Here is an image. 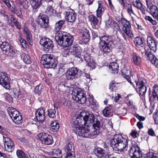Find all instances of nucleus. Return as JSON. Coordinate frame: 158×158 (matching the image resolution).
Segmentation results:
<instances>
[{"label":"nucleus","mask_w":158,"mask_h":158,"mask_svg":"<svg viewBox=\"0 0 158 158\" xmlns=\"http://www.w3.org/2000/svg\"><path fill=\"white\" fill-rule=\"evenodd\" d=\"M95 123H94L92 127L94 131L91 132L89 131V129L83 126H85L87 122L88 123L94 122V115L91 113L86 111L81 112L79 117L76 118H73L70 120L71 126L72 127L74 132L77 135L81 138H90V135H94L98 134L100 127V124L98 118H96Z\"/></svg>","instance_id":"obj_1"},{"label":"nucleus","mask_w":158,"mask_h":158,"mask_svg":"<svg viewBox=\"0 0 158 158\" xmlns=\"http://www.w3.org/2000/svg\"><path fill=\"white\" fill-rule=\"evenodd\" d=\"M56 32L55 40L58 44L64 47H68L71 45L73 40V36L68 33H63L59 31Z\"/></svg>","instance_id":"obj_2"},{"label":"nucleus","mask_w":158,"mask_h":158,"mask_svg":"<svg viewBox=\"0 0 158 158\" xmlns=\"http://www.w3.org/2000/svg\"><path fill=\"white\" fill-rule=\"evenodd\" d=\"M113 44L111 35L105 34L99 37V47L104 53L107 54L111 51V47Z\"/></svg>","instance_id":"obj_3"},{"label":"nucleus","mask_w":158,"mask_h":158,"mask_svg":"<svg viewBox=\"0 0 158 158\" xmlns=\"http://www.w3.org/2000/svg\"><path fill=\"white\" fill-rule=\"evenodd\" d=\"M127 139L123 138L120 134H116L114 135L110 141L112 147H115L118 151H122L128 146Z\"/></svg>","instance_id":"obj_4"},{"label":"nucleus","mask_w":158,"mask_h":158,"mask_svg":"<svg viewBox=\"0 0 158 158\" xmlns=\"http://www.w3.org/2000/svg\"><path fill=\"white\" fill-rule=\"evenodd\" d=\"M41 62L46 68H54L57 64V60L53 55L46 54L41 57Z\"/></svg>","instance_id":"obj_5"},{"label":"nucleus","mask_w":158,"mask_h":158,"mask_svg":"<svg viewBox=\"0 0 158 158\" xmlns=\"http://www.w3.org/2000/svg\"><path fill=\"white\" fill-rule=\"evenodd\" d=\"M82 71L75 67H72L68 70L65 73L67 79L73 80L81 76Z\"/></svg>","instance_id":"obj_6"},{"label":"nucleus","mask_w":158,"mask_h":158,"mask_svg":"<svg viewBox=\"0 0 158 158\" xmlns=\"http://www.w3.org/2000/svg\"><path fill=\"white\" fill-rule=\"evenodd\" d=\"M0 48L2 51L6 55L10 56H14L17 52L14 47L6 41L2 43L0 45Z\"/></svg>","instance_id":"obj_7"},{"label":"nucleus","mask_w":158,"mask_h":158,"mask_svg":"<svg viewBox=\"0 0 158 158\" xmlns=\"http://www.w3.org/2000/svg\"><path fill=\"white\" fill-rule=\"evenodd\" d=\"M72 97L73 99L80 104H84L86 101V94L82 90H78L76 93L73 92Z\"/></svg>","instance_id":"obj_8"},{"label":"nucleus","mask_w":158,"mask_h":158,"mask_svg":"<svg viewBox=\"0 0 158 158\" xmlns=\"http://www.w3.org/2000/svg\"><path fill=\"white\" fill-rule=\"evenodd\" d=\"M37 22L41 28L45 30L49 28V19L46 15L40 14L38 16Z\"/></svg>","instance_id":"obj_9"},{"label":"nucleus","mask_w":158,"mask_h":158,"mask_svg":"<svg viewBox=\"0 0 158 158\" xmlns=\"http://www.w3.org/2000/svg\"><path fill=\"white\" fill-rule=\"evenodd\" d=\"M37 136L43 143L49 145L51 144L53 142L52 135L45 133H41L37 135Z\"/></svg>","instance_id":"obj_10"},{"label":"nucleus","mask_w":158,"mask_h":158,"mask_svg":"<svg viewBox=\"0 0 158 158\" xmlns=\"http://www.w3.org/2000/svg\"><path fill=\"white\" fill-rule=\"evenodd\" d=\"M73 54L75 57L79 59V60L82 61L84 55L88 54L89 52L88 50H85L83 52L81 48L79 46L74 47L73 49Z\"/></svg>","instance_id":"obj_11"},{"label":"nucleus","mask_w":158,"mask_h":158,"mask_svg":"<svg viewBox=\"0 0 158 158\" xmlns=\"http://www.w3.org/2000/svg\"><path fill=\"white\" fill-rule=\"evenodd\" d=\"M146 81L145 80H139L136 82V90L140 95L143 96L145 95L147 89L145 86Z\"/></svg>","instance_id":"obj_12"},{"label":"nucleus","mask_w":158,"mask_h":158,"mask_svg":"<svg viewBox=\"0 0 158 158\" xmlns=\"http://www.w3.org/2000/svg\"><path fill=\"white\" fill-rule=\"evenodd\" d=\"M146 2L150 14L154 18L158 20V9L157 6L154 5L149 0H146Z\"/></svg>","instance_id":"obj_13"},{"label":"nucleus","mask_w":158,"mask_h":158,"mask_svg":"<svg viewBox=\"0 0 158 158\" xmlns=\"http://www.w3.org/2000/svg\"><path fill=\"white\" fill-rule=\"evenodd\" d=\"M129 155L131 158H140L142 156V152L137 145L132 146L130 150Z\"/></svg>","instance_id":"obj_14"},{"label":"nucleus","mask_w":158,"mask_h":158,"mask_svg":"<svg viewBox=\"0 0 158 158\" xmlns=\"http://www.w3.org/2000/svg\"><path fill=\"white\" fill-rule=\"evenodd\" d=\"M40 44L42 45L44 50L48 51L51 49L53 47L52 41L50 39L47 38H43L40 40Z\"/></svg>","instance_id":"obj_15"},{"label":"nucleus","mask_w":158,"mask_h":158,"mask_svg":"<svg viewBox=\"0 0 158 158\" xmlns=\"http://www.w3.org/2000/svg\"><path fill=\"white\" fill-rule=\"evenodd\" d=\"M3 141L6 150L8 152H12L15 148L14 142L9 138L4 136Z\"/></svg>","instance_id":"obj_16"},{"label":"nucleus","mask_w":158,"mask_h":158,"mask_svg":"<svg viewBox=\"0 0 158 158\" xmlns=\"http://www.w3.org/2000/svg\"><path fill=\"white\" fill-rule=\"evenodd\" d=\"M45 112L42 108H40L37 110L35 113V117L37 121L40 123H42L45 120Z\"/></svg>","instance_id":"obj_17"},{"label":"nucleus","mask_w":158,"mask_h":158,"mask_svg":"<svg viewBox=\"0 0 158 158\" xmlns=\"http://www.w3.org/2000/svg\"><path fill=\"white\" fill-rule=\"evenodd\" d=\"M145 55L148 56V59L152 64L158 68V60L155 55L152 54L150 49H148L146 51Z\"/></svg>","instance_id":"obj_18"},{"label":"nucleus","mask_w":158,"mask_h":158,"mask_svg":"<svg viewBox=\"0 0 158 158\" xmlns=\"http://www.w3.org/2000/svg\"><path fill=\"white\" fill-rule=\"evenodd\" d=\"M147 43L151 50L154 52H155L157 50V43L156 40L152 37L149 36L147 38Z\"/></svg>","instance_id":"obj_19"},{"label":"nucleus","mask_w":158,"mask_h":158,"mask_svg":"<svg viewBox=\"0 0 158 158\" xmlns=\"http://www.w3.org/2000/svg\"><path fill=\"white\" fill-rule=\"evenodd\" d=\"M65 18L67 21L71 23H73L75 21L76 15L74 10H70L65 12Z\"/></svg>","instance_id":"obj_20"},{"label":"nucleus","mask_w":158,"mask_h":158,"mask_svg":"<svg viewBox=\"0 0 158 158\" xmlns=\"http://www.w3.org/2000/svg\"><path fill=\"white\" fill-rule=\"evenodd\" d=\"M94 152L98 158H108L107 152L101 148L98 147L96 148Z\"/></svg>","instance_id":"obj_21"},{"label":"nucleus","mask_w":158,"mask_h":158,"mask_svg":"<svg viewBox=\"0 0 158 158\" xmlns=\"http://www.w3.org/2000/svg\"><path fill=\"white\" fill-rule=\"evenodd\" d=\"M90 54L89 52L88 54L86 53L85 55H84L83 58L85 61L88 66L92 69H94L95 68L96 63L90 56Z\"/></svg>","instance_id":"obj_22"},{"label":"nucleus","mask_w":158,"mask_h":158,"mask_svg":"<svg viewBox=\"0 0 158 158\" xmlns=\"http://www.w3.org/2000/svg\"><path fill=\"white\" fill-rule=\"evenodd\" d=\"M9 82L8 77L7 74L3 72L0 73V84L6 88V86L8 85Z\"/></svg>","instance_id":"obj_23"},{"label":"nucleus","mask_w":158,"mask_h":158,"mask_svg":"<svg viewBox=\"0 0 158 158\" xmlns=\"http://www.w3.org/2000/svg\"><path fill=\"white\" fill-rule=\"evenodd\" d=\"M131 71L130 68H124L122 70V73L123 76L131 84L134 86V85L132 82L131 81L130 79L131 74Z\"/></svg>","instance_id":"obj_24"},{"label":"nucleus","mask_w":158,"mask_h":158,"mask_svg":"<svg viewBox=\"0 0 158 158\" xmlns=\"http://www.w3.org/2000/svg\"><path fill=\"white\" fill-rule=\"evenodd\" d=\"M64 150L67 153V155L75 154L74 148L73 144L71 142H67L66 143Z\"/></svg>","instance_id":"obj_25"},{"label":"nucleus","mask_w":158,"mask_h":158,"mask_svg":"<svg viewBox=\"0 0 158 158\" xmlns=\"http://www.w3.org/2000/svg\"><path fill=\"white\" fill-rule=\"evenodd\" d=\"M105 10V8L100 2H98V8L96 10L97 16L99 18H101Z\"/></svg>","instance_id":"obj_26"},{"label":"nucleus","mask_w":158,"mask_h":158,"mask_svg":"<svg viewBox=\"0 0 158 158\" xmlns=\"http://www.w3.org/2000/svg\"><path fill=\"white\" fill-rule=\"evenodd\" d=\"M8 112L12 119L20 115L19 112L17 110L11 107L8 108Z\"/></svg>","instance_id":"obj_27"},{"label":"nucleus","mask_w":158,"mask_h":158,"mask_svg":"<svg viewBox=\"0 0 158 158\" xmlns=\"http://www.w3.org/2000/svg\"><path fill=\"white\" fill-rule=\"evenodd\" d=\"M65 23V21L64 20H60L58 21L55 25L53 31L55 32H58L60 31Z\"/></svg>","instance_id":"obj_28"},{"label":"nucleus","mask_w":158,"mask_h":158,"mask_svg":"<svg viewBox=\"0 0 158 158\" xmlns=\"http://www.w3.org/2000/svg\"><path fill=\"white\" fill-rule=\"evenodd\" d=\"M118 68V65L116 62L111 63L109 65V69L110 71H112V73H117Z\"/></svg>","instance_id":"obj_29"},{"label":"nucleus","mask_w":158,"mask_h":158,"mask_svg":"<svg viewBox=\"0 0 158 158\" xmlns=\"http://www.w3.org/2000/svg\"><path fill=\"white\" fill-rule=\"evenodd\" d=\"M89 31L87 29H84V31L81 34L82 41L84 43H87L89 40L90 35L89 34Z\"/></svg>","instance_id":"obj_30"},{"label":"nucleus","mask_w":158,"mask_h":158,"mask_svg":"<svg viewBox=\"0 0 158 158\" xmlns=\"http://www.w3.org/2000/svg\"><path fill=\"white\" fill-rule=\"evenodd\" d=\"M118 22H120L121 24L123 26V30L125 28L126 29L131 28V26L129 21L124 18H121L120 20H117Z\"/></svg>","instance_id":"obj_31"},{"label":"nucleus","mask_w":158,"mask_h":158,"mask_svg":"<svg viewBox=\"0 0 158 158\" xmlns=\"http://www.w3.org/2000/svg\"><path fill=\"white\" fill-rule=\"evenodd\" d=\"M42 0H30L31 6L33 9L38 8L42 4Z\"/></svg>","instance_id":"obj_32"},{"label":"nucleus","mask_w":158,"mask_h":158,"mask_svg":"<svg viewBox=\"0 0 158 158\" xmlns=\"http://www.w3.org/2000/svg\"><path fill=\"white\" fill-rule=\"evenodd\" d=\"M132 61L134 63L137 65H139L141 62L142 59L135 53H134L132 55Z\"/></svg>","instance_id":"obj_33"},{"label":"nucleus","mask_w":158,"mask_h":158,"mask_svg":"<svg viewBox=\"0 0 158 158\" xmlns=\"http://www.w3.org/2000/svg\"><path fill=\"white\" fill-rule=\"evenodd\" d=\"M98 118V121H99V122H100L99 121V119L100 118L98 116H97L96 118H95V117L94 116V122H93L91 123H88V122H87L85 124V126L84 127H85V128H87H87L89 129V131L90 132H91L92 131H94V130H92V127L93 126V125H94V123H95V122H96L95 121L96 120V118ZM100 123V124H101ZM100 127H101V125H100ZM100 127L99 129H100ZM99 131L98 132L97 134H98V133H99Z\"/></svg>","instance_id":"obj_34"},{"label":"nucleus","mask_w":158,"mask_h":158,"mask_svg":"<svg viewBox=\"0 0 158 158\" xmlns=\"http://www.w3.org/2000/svg\"><path fill=\"white\" fill-rule=\"evenodd\" d=\"M123 7L127 10L128 13L130 16L135 15L131 4L126 3L123 4Z\"/></svg>","instance_id":"obj_35"},{"label":"nucleus","mask_w":158,"mask_h":158,"mask_svg":"<svg viewBox=\"0 0 158 158\" xmlns=\"http://www.w3.org/2000/svg\"><path fill=\"white\" fill-rule=\"evenodd\" d=\"M21 58L26 64H30L31 62L29 56L25 53H23L21 55Z\"/></svg>","instance_id":"obj_36"},{"label":"nucleus","mask_w":158,"mask_h":158,"mask_svg":"<svg viewBox=\"0 0 158 158\" xmlns=\"http://www.w3.org/2000/svg\"><path fill=\"white\" fill-rule=\"evenodd\" d=\"M152 92L153 100L158 101V85H155L153 87Z\"/></svg>","instance_id":"obj_37"},{"label":"nucleus","mask_w":158,"mask_h":158,"mask_svg":"<svg viewBox=\"0 0 158 158\" xmlns=\"http://www.w3.org/2000/svg\"><path fill=\"white\" fill-rule=\"evenodd\" d=\"M55 106L54 105L53 108L50 109L48 110L47 114L50 118H54L56 117V110Z\"/></svg>","instance_id":"obj_38"},{"label":"nucleus","mask_w":158,"mask_h":158,"mask_svg":"<svg viewBox=\"0 0 158 158\" xmlns=\"http://www.w3.org/2000/svg\"><path fill=\"white\" fill-rule=\"evenodd\" d=\"M88 18L91 23L93 24L94 26L96 25L98 22V19L94 15H90L89 17Z\"/></svg>","instance_id":"obj_39"},{"label":"nucleus","mask_w":158,"mask_h":158,"mask_svg":"<svg viewBox=\"0 0 158 158\" xmlns=\"http://www.w3.org/2000/svg\"><path fill=\"white\" fill-rule=\"evenodd\" d=\"M11 94L15 98H17L20 94L19 89L15 88L13 89L10 92Z\"/></svg>","instance_id":"obj_40"},{"label":"nucleus","mask_w":158,"mask_h":158,"mask_svg":"<svg viewBox=\"0 0 158 158\" xmlns=\"http://www.w3.org/2000/svg\"><path fill=\"white\" fill-rule=\"evenodd\" d=\"M51 128L53 131H56L59 129V126L58 123L56 121H54L51 123Z\"/></svg>","instance_id":"obj_41"},{"label":"nucleus","mask_w":158,"mask_h":158,"mask_svg":"<svg viewBox=\"0 0 158 158\" xmlns=\"http://www.w3.org/2000/svg\"><path fill=\"white\" fill-rule=\"evenodd\" d=\"M24 31L26 35L27 40H31L32 38V35L30 31L27 27H25L24 28Z\"/></svg>","instance_id":"obj_42"},{"label":"nucleus","mask_w":158,"mask_h":158,"mask_svg":"<svg viewBox=\"0 0 158 158\" xmlns=\"http://www.w3.org/2000/svg\"><path fill=\"white\" fill-rule=\"evenodd\" d=\"M16 155L19 158H28L23 151L18 150L16 152Z\"/></svg>","instance_id":"obj_43"},{"label":"nucleus","mask_w":158,"mask_h":158,"mask_svg":"<svg viewBox=\"0 0 158 158\" xmlns=\"http://www.w3.org/2000/svg\"><path fill=\"white\" fill-rule=\"evenodd\" d=\"M115 21L111 18H109L105 22L106 26L108 27H112Z\"/></svg>","instance_id":"obj_44"},{"label":"nucleus","mask_w":158,"mask_h":158,"mask_svg":"<svg viewBox=\"0 0 158 158\" xmlns=\"http://www.w3.org/2000/svg\"><path fill=\"white\" fill-rule=\"evenodd\" d=\"M138 48L139 50L141 52L142 54L143 53H145H145L146 51L149 49V48H147L146 46L144 44L138 46Z\"/></svg>","instance_id":"obj_45"},{"label":"nucleus","mask_w":158,"mask_h":158,"mask_svg":"<svg viewBox=\"0 0 158 158\" xmlns=\"http://www.w3.org/2000/svg\"><path fill=\"white\" fill-rule=\"evenodd\" d=\"M55 12L54 10L51 6H48L45 11L46 14L50 15H53Z\"/></svg>","instance_id":"obj_46"},{"label":"nucleus","mask_w":158,"mask_h":158,"mask_svg":"<svg viewBox=\"0 0 158 158\" xmlns=\"http://www.w3.org/2000/svg\"><path fill=\"white\" fill-rule=\"evenodd\" d=\"M12 120L15 123L19 124L21 123L22 121V116L20 114L16 118H13Z\"/></svg>","instance_id":"obj_47"},{"label":"nucleus","mask_w":158,"mask_h":158,"mask_svg":"<svg viewBox=\"0 0 158 158\" xmlns=\"http://www.w3.org/2000/svg\"><path fill=\"white\" fill-rule=\"evenodd\" d=\"M123 30L124 33L130 38H132L133 37V34L131 31L130 30L131 28H128L127 29L125 28Z\"/></svg>","instance_id":"obj_48"},{"label":"nucleus","mask_w":158,"mask_h":158,"mask_svg":"<svg viewBox=\"0 0 158 158\" xmlns=\"http://www.w3.org/2000/svg\"><path fill=\"white\" fill-rule=\"evenodd\" d=\"M110 108L109 107H107L103 110V114L105 117L108 116L110 113Z\"/></svg>","instance_id":"obj_49"},{"label":"nucleus","mask_w":158,"mask_h":158,"mask_svg":"<svg viewBox=\"0 0 158 158\" xmlns=\"http://www.w3.org/2000/svg\"><path fill=\"white\" fill-rule=\"evenodd\" d=\"M7 20L8 21V23L10 25L12 24V22L14 24L17 21L15 17L12 15H11L10 17L8 18Z\"/></svg>","instance_id":"obj_50"},{"label":"nucleus","mask_w":158,"mask_h":158,"mask_svg":"<svg viewBox=\"0 0 158 158\" xmlns=\"http://www.w3.org/2000/svg\"><path fill=\"white\" fill-rule=\"evenodd\" d=\"M135 43L137 46L143 44L142 39L139 37H137L135 38L134 41Z\"/></svg>","instance_id":"obj_51"},{"label":"nucleus","mask_w":158,"mask_h":158,"mask_svg":"<svg viewBox=\"0 0 158 158\" xmlns=\"http://www.w3.org/2000/svg\"><path fill=\"white\" fill-rule=\"evenodd\" d=\"M89 97L88 98V100L90 103L94 107H95L97 105V103L96 101L94 99L92 95L91 96L89 95Z\"/></svg>","instance_id":"obj_52"},{"label":"nucleus","mask_w":158,"mask_h":158,"mask_svg":"<svg viewBox=\"0 0 158 158\" xmlns=\"http://www.w3.org/2000/svg\"><path fill=\"white\" fill-rule=\"evenodd\" d=\"M112 27L113 28L114 31H115L116 32L121 30L118 24L116 21L114 23Z\"/></svg>","instance_id":"obj_53"},{"label":"nucleus","mask_w":158,"mask_h":158,"mask_svg":"<svg viewBox=\"0 0 158 158\" xmlns=\"http://www.w3.org/2000/svg\"><path fill=\"white\" fill-rule=\"evenodd\" d=\"M115 81H111L109 85V89L110 90L113 91L115 90Z\"/></svg>","instance_id":"obj_54"},{"label":"nucleus","mask_w":158,"mask_h":158,"mask_svg":"<svg viewBox=\"0 0 158 158\" xmlns=\"http://www.w3.org/2000/svg\"><path fill=\"white\" fill-rule=\"evenodd\" d=\"M42 89V88L41 86L39 85H37L35 87V88L34 89V92L36 94L40 95Z\"/></svg>","instance_id":"obj_55"},{"label":"nucleus","mask_w":158,"mask_h":158,"mask_svg":"<svg viewBox=\"0 0 158 158\" xmlns=\"http://www.w3.org/2000/svg\"><path fill=\"white\" fill-rule=\"evenodd\" d=\"M4 95L6 100V101H8L9 102H12L13 98L8 93H5Z\"/></svg>","instance_id":"obj_56"},{"label":"nucleus","mask_w":158,"mask_h":158,"mask_svg":"<svg viewBox=\"0 0 158 158\" xmlns=\"http://www.w3.org/2000/svg\"><path fill=\"white\" fill-rule=\"evenodd\" d=\"M135 7L137 9H139L143 14H145L144 9L143 7L142 4L141 2L139 3V4L136 6Z\"/></svg>","instance_id":"obj_57"},{"label":"nucleus","mask_w":158,"mask_h":158,"mask_svg":"<svg viewBox=\"0 0 158 158\" xmlns=\"http://www.w3.org/2000/svg\"><path fill=\"white\" fill-rule=\"evenodd\" d=\"M21 2L22 5L23 6L24 8L27 9L28 7V2L27 0H21Z\"/></svg>","instance_id":"obj_58"},{"label":"nucleus","mask_w":158,"mask_h":158,"mask_svg":"<svg viewBox=\"0 0 158 158\" xmlns=\"http://www.w3.org/2000/svg\"><path fill=\"white\" fill-rule=\"evenodd\" d=\"M23 48H25L26 47V42L24 39H21L19 40Z\"/></svg>","instance_id":"obj_59"},{"label":"nucleus","mask_w":158,"mask_h":158,"mask_svg":"<svg viewBox=\"0 0 158 158\" xmlns=\"http://www.w3.org/2000/svg\"><path fill=\"white\" fill-rule=\"evenodd\" d=\"M14 12L17 16H19L20 18L21 17V12L20 10L19 9H15V10Z\"/></svg>","instance_id":"obj_60"},{"label":"nucleus","mask_w":158,"mask_h":158,"mask_svg":"<svg viewBox=\"0 0 158 158\" xmlns=\"http://www.w3.org/2000/svg\"><path fill=\"white\" fill-rule=\"evenodd\" d=\"M148 134L152 136H155L156 135L154 131L152 129H149L148 132Z\"/></svg>","instance_id":"obj_61"},{"label":"nucleus","mask_w":158,"mask_h":158,"mask_svg":"<svg viewBox=\"0 0 158 158\" xmlns=\"http://www.w3.org/2000/svg\"><path fill=\"white\" fill-rule=\"evenodd\" d=\"M135 117L138 118L140 121H143L144 120L145 118L139 115L138 114H135Z\"/></svg>","instance_id":"obj_62"},{"label":"nucleus","mask_w":158,"mask_h":158,"mask_svg":"<svg viewBox=\"0 0 158 158\" xmlns=\"http://www.w3.org/2000/svg\"><path fill=\"white\" fill-rule=\"evenodd\" d=\"M133 3V5L135 6H136L139 4L140 2L139 0H131Z\"/></svg>","instance_id":"obj_63"},{"label":"nucleus","mask_w":158,"mask_h":158,"mask_svg":"<svg viewBox=\"0 0 158 158\" xmlns=\"http://www.w3.org/2000/svg\"><path fill=\"white\" fill-rule=\"evenodd\" d=\"M69 53V49H65L64 51V54L63 56H66L67 55H68Z\"/></svg>","instance_id":"obj_64"}]
</instances>
